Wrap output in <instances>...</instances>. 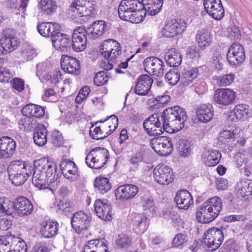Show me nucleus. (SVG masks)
Wrapping results in <instances>:
<instances>
[{"instance_id": "27", "label": "nucleus", "mask_w": 252, "mask_h": 252, "mask_svg": "<svg viewBox=\"0 0 252 252\" xmlns=\"http://www.w3.org/2000/svg\"><path fill=\"white\" fill-rule=\"evenodd\" d=\"M47 133L46 127L43 124H38L34 129L33 138L34 143L40 147L45 145L47 141Z\"/></svg>"}, {"instance_id": "35", "label": "nucleus", "mask_w": 252, "mask_h": 252, "mask_svg": "<svg viewBox=\"0 0 252 252\" xmlns=\"http://www.w3.org/2000/svg\"><path fill=\"white\" fill-rule=\"evenodd\" d=\"M195 38L197 41V46L200 48L201 50H205L212 43L210 33L206 30L202 29L199 31L196 35Z\"/></svg>"}, {"instance_id": "59", "label": "nucleus", "mask_w": 252, "mask_h": 252, "mask_svg": "<svg viewBox=\"0 0 252 252\" xmlns=\"http://www.w3.org/2000/svg\"><path fill=\"white\" fill-rule=\"evenodd\" d=\"M228 37L233 40L240 39L241 32L239 28L235 25L228 29Z\"/></svg>"}, {"instance_id": "28", "label": "nucleus", "mask_w": 252, "mask_h": 252, "mask_svg": "<svg viewBox=\"0 0 252 252\" xmlns=\"http://www.w3.org/2000/svg\"><path fill=\"white\" fill-rule=\"evenodd\" d=\"M33 169L34 170L32 178L33 184L40 189H47L49 184L51 183L50 182V178L41 171L37 172V167L34 166L32 167Z\"/></svg>"}, {"instance_id": "7", "label": "nucleus", "mask_w": 252, "mask_h": 252, "mask_svg": "<svg viewBox=\"0 0 252 252\" xmlns=\"http://www.w3.org/2000/svg\"><path fill=\"white\" fill-rule=\"evenodd\" d=\"M143 65L145 71L149 74L158 78L162 77L164 74V64L160 59L151 56L144 59Z\"/></svg>"}, {"instance_id": "19", "label": "nucleus", "mask_w": 252, "mask_h": 252, "mask_svg": "<svg viewBox=\"0 0 252 252\" xmlns=\"http://www.w3.org/2000/svg\"><path fill=\"white\" fill-rule=\"evenodd\" d=\"M60 167L64 177L71 181H76L79 178L78 167L73 161L63 160L61 162Z\"/></svg>"}, {"instance_id": "6", "label": "nucleus", "mask_w": 252, "mask_h": 252, "mask_svg": "<svg viewBox=\"0 0 252 252\" xmlns=\"http://www.w3.org/2000/svg\"><path fill=\"white\" fill-rule=\"evenodd\" d=\"M100 50L104 58L106 59H110L112 63H115L117 56L121 53V47L116 40L108 39L101 44Z\"/></svg>"}, {"instance_id": "13", "label": "nucleus", "mask_w": 252, "mask_h": 252, "mask_svg": "<svg viewBox=\"0 0 252 252\" xmlns=\"http://www.w3.org/2000/svg\"><path fill=\"white\" fill-rule=\"evenodd\" d=\"M138 191V188L136 185L126 184L118 187L115 190V195L117 200L125 201L133 198Z\"/></svg>"}, {"instance_id": "58", "label": "nucleus", "mask_w": 252, "mask_h": 252, "mask_svg": "<svg viewBox=\"0 0 252 252\" xmlns=\"http://www.w3.org/2000/svg\"><path fill=\"white\" fill-rule=\"evenodd\" d=\"M19 127L21 129L24 130H28L31 129L32 127L31 118L26 117L22 118L18 122Z\"/></svg>"}, {"instance_id": "3", "label": "nucleus", "mask_w": 252, "mask_h": 252, "mask_svg": "<svg viewBox=\"0 0 252 252\" xmlns=\"http://www.w3.org/2000/svg\"><path fill=\"white\" fill-rule=\"evenodd\" d=\"M69 11L75 16L83 18V21L97 15L96 1L94 0H76L71 3Z\"/></svg>"}, {"instance_id": "45", "label": "nucleus", "mask_w": 252, "mask_h": 252, "mask_svg": "<svg viewBox=\"0 0 252 252\" xmlns=\"http://www.w3.org/2000/svg\"><path fill=\"white\" fill-rule=\"evenodd\" d=\"M132 13L128 21L132 23H139L143 21L146 15V12L144 11L142 7H138L136 10H133Z\"/></svg>"}, {"instance_id": "10", "label": "nucleus", "mask_w": 252, "mask_h": 252, "mask_svg": "<svg viewBox=\"0 0 252 252\" xmlns=\"http://www.w3.org/2000/svg\"><path fill=\"white\" fill-rule=\"evenodd\" d=\"M186 27V23L181 19H173L165 25L161 31V34L163 37L173 38L182 33Z\"/></svg>"}, {"instance_id": "2", "label": "nucleus", "mask_w": 252, "mask_h": 252, "mask_svg": "<svg viewBox=\"0 0 252 252\" xmlns=\"http://www.w3.org/2000/svg\"><path fill=\"white\" fill-rule=\"evenodd\" d=\"M32 167L21 160H15L7 167L9 179L15 186L23 185L32 174Z\"/></svg>"}, {"instance_id": "14", "label": "nucleus", "mask_w": 252, "mask_h": 252, "mask_svg": "<svg viewBox=\"0 0 252 252\" xmlns=\"http://www.w3.org/2000/svg\"><path fill=\"white\" fill-rule=\"evenodd\" d=\"M15 210V217H24L30 215L33 210V206L31 201L24 196H19L14 201Z\"/></svg>"}, {"instance_id": "33", "label": "nucleus", "mask_w": 252, "mask_h": 252, "mask_svg": "<svg viewBox=\"0 0 252 252\" xmlns=\"http://www.w3.org/2000/svg\"><path fill=\"white\" fill-rule=\"evenodd\" d=\"M131 221L135 229H139L142 232H145L148 225V218L144 214L134 213L132 215Z\"/></svg>"}, {"instance_id": "34", "label": "nucleus", "mask_w": 252, "mask_h": 252, "mask_svg": "<svg viewBox=\"0 0 252 252\" xmlns=\"http://www.w3.org/2000/svg\"><path fill=\"white\" fill-rule=\"evenodd\" d=\"M60 27L57 23L52 24L49 22H42L38 24L37 29L39 33L44 37H51L52 32L54 31H58Z\"/></svg>"}, {"instance_id": "64", "label": "nucleus", "mask_w": 252, "mask_h": 252, "mask_svg": "<svg viewBox=\"0 0 252 252\" xmlns=\"http://www.w3.org/2000/svg\"><path fill=\"white\" fill-rule=\"evenodd\" d=\"M206 83L203 80L197 81L194 84L195 92L198 94H202L207 90Z\"/></svg>"}, {"instance_id": "21", "label": "nucleus", "mask_w": 252, "mask_h": 252, "mask_svg": "<svg viewBox=\"0 0 252 252\" xmlns=\"http://www.w3.org/2000/svg\"><path fill=\"white\" fill-rule=\"evenodd\" d=\"M91 219L84 212L81 211L75 213L71 218V223L73 228L79 231L87 230L90 225Z\"/></svg>"}, {"instance_id": "46", "label": "nucleus", "mask_w": 252, "mask_h": 252, "mask_svg": "<svg viewBox=\"0 0 252 252\" xmlns=\"http://www.w3.org/2000/svg\"><path fill=\"white\" fill-rule=\"evenodd\" d=\"M153 149L159 155L162 156H169L173 150V144L163 143L159 147H152Z\"/></svg>"}, {"instance_id": "15", "label": "nucleus", "mask_w": 252, "mask_h": 252, "mask_svg": "<svg viewBox=\"0 0 252 252\" xmlns=\"http://www.w3.org/2000/svg\"><path fill=\"white\" fill-rule=\"evenodd\" d=\"M51 38L53 46L58 50L63 52L70 50L71 44L68 35L62 33L58 30L52 32Z\"/></svg>"}, {"instance_id": "61", "label": "nucleus", "mask_w": 252, "mask_h": 252, "mask_svg": "<svg viewBox=\"0 0 252 252\" xmlns=\"http://www.w3.org/2000/svg\"><path fill=\"white\" fill-rule=\"evenodd\" d=\"M246 217L242 215H232L226 216L223 218V221L227 222H234L236 221H244Z\"/></svg>"}, {"instance_id": "38", "label": "nucleus", "mask_w": 252, "mask_h": 252, "mask_svg": "<svg viewBox=\"0 0 252 252\" xmlns=\"http://www.w3.org/2000/svg\"><path fill=\"white\" fill-rule=\"evenodd\" d=\"M233 113L238 120L247 119L252 117V111L246 105H236L233 109Z\"/></svg>"}, {"instance_id": "12", "label": "nucleus", "mask_w": 252, "mask_h": 252, "mask_svg": "<svg viewBox=\"0 0 252 252\" xmlns=\"http://www.w3.org/2000/svg\"><path fill=\"white\" fill-rule=\"evenodd\" d=\"M235 98V93L232 90L227 88L216 90L214 96L215 101L222 106H228L234 103Z\"/></svg>"}, {"instance_id": "54", "label": "nucleus", "mask_w": 252, "mask_h": 252, "mask_svg": "<svg viewBox=\"0 0 252 252\" xmlns=\"http://www.w3.org/2000/svg\"><path fill=\"white\" fill-rule=\"evenodd\" d=\"M222 242L217 241H212L202 238L201 241V244L203 246H207L208 248V251L213 252L218 249L220 246Z\"/></svg>"}, {"instance_id": "37", "label": "nucleus", "mask_w": 252, "mask_h": 252, "mask_svg": "<svg viewBox=\"0 0 252 252\" xmlns=\"http://www.w3.org/2000/svg\"><path fill=\"white\" fill-rule=\"evenodd\" d=\"M237 194L243 198L252 195V181L247 180L240 181L235 187Z\"/></svg>"}, {"instance_id": "36", "label": "nucleus", "mask_w": 252, "mask_h": 252, "mask_svg": "<svg viewBox=\"0 0 252 252\" xmlns=\"http://www.w3.org/2000/svg\"><path fill=\"white\" fill-rule=\"evenodd\" d=\"M94 185L95 191L102 194L108 192L112 188L109 180L103 177H96Z\"/></svg>"}, {"instance_id": "41", "label": "nucleus", "mask_w": 252, "mask_h": 252, "mask_svg": "<svg viewBox=\"0 0 252 252\" xmlns=\"http://www.w3.org/2000/svg\"><path fill=\"white\" fill-rule=\"evenodd\" d=\"M94 156L102 157L105 159H108L109 158V152L105 148L101 147L94 148L89 152L86 157L85 161L88 167H92L91 163L89 162L88 160L90 159L91 156Z\"/></svg>"}, {"instance_id": "23", "label": "nucleus", "mask_w": 252, "mask_h": 252, "mask_svg": "<svg viewBox=\"0 0 252 252\" xmlns=\"http://www.w3.org/2000/svg\"><path fill=\"white\" fill-rule=\"evenodd\" d=\"M107 27V24L103 20L94 22L86 31L89 38L95 39L102 35L108 30Z\"/></svg>"}, {"instance_id": "24", "label": "nucleus", "mask_w": 252, "mask_h": 252, "mask_svg": "<svg viewBox=\"0 0 252 252\" xmlns=\"http://www.w3.org/2000/svg\"><path fill=\"white\" fill-rule=\"evenodd\" d=\"M174 201L180 209L187 210L193 203L192 195L187 190H181L177 192Z\"/></svg>"}, {"instance_id": "18", "label": "nucleus", "mask_w": 252, "mask_h": 252, "mask_svg": "<svg viewBox=\"0 0 252 252\" xmlns=\"http://www.w3.org/2000/svg\"><path fill=\"white\" fill-rule=\"evenodd\" d=\"M16 148V142L9 136L0 138V159H6L12 157Z\"/></svg>"}, {"instance_id": "40", "label": "nucleus", "mask_w": 252, "mask_h": 252, "mask_svg": "<svg viewBox=\"0 0 252 252\" xmlns=\"http://www.w3.org/2000/svg\"><path fill=\"white\" fill-rule=\"evenodd\" d=\"M204 239L222 242L224 239L222 231L218 228L213 227L208 229L204 234Z\"/></svg>"}, {"instance_id": "43", "label": "nucleus", "mask_w": 252, "mask_h": 252, "mask_svg": "<svg viewBox=\"0 0 252 252\" xmlns=\"http://www.w3.org/2000/svg\"><path fill=\"white\" fill-rule=\"evenodd\" d=\"M142 2L138 0H122L118 8L121 9H126V10L137 9V8L142 7Z\"/></svg>"}, {"instance_id": "1", "label": "nucleus", "mask_w": 252, "mask_h": 252, "mask_svg": "<svg viewBox=\"0 0 252 252\" xmlns=\"http://www.w3.org/2000/svg\"><path fill=\"white\" fill-rule=\"evenodd\" d=\"M164 131L168 133L178 132L184 127L188 116L185 109L175 106L168 107L160 114Z\"/></svg>"}, {"instance_id": "56", "label": "nucleus", "mask_w": 252, "mask_h": 252, "mask_svg": "<svg viewBox=\"0 0 252 252\" xmlns=\"http://www.w3.org/2000/svg\"><path fill=\"white\" fill-rule=\"evenodd\" d=\"M204 50H201L198 46H196L192 45L189 48L188 55L190 59H199L201 57L202 51Z\"/></svg>"}, {"instance_id": "53", "label": "nucleus", "mask_w": 252, "mask_h": 252, "mask_svg": "<svg viewBox=\"0 0 252 252\" xmlns=\"http://www.w3.org/2000/svg\"><path fill=\"white\" fill-rule=\"evenodd\" d=\"M171 100V97L168 95H158L153 100L154 104V107L159 108V107H163L166 105Z\"/></svg>"}, {"instance_id": "55", "label": "nucleus", "mask_w": 252, "mask_h": 252, "mask_svg": "<svg viewBox=\"0 0 252 252\" xmlns=\"http://www.w3.org/2000/svg\"><path fill=\"white\" fill-rule=\"evenodd\" d=\"M202 205L207 206H205L206 208H208L209 206L212 207V208H216L217 206H219L220 208H222V201L220 197L215 196L208 199Z\"/></svg>"}, {"instance_id": "31", "label": "nucleus", "mask_w": 252, "mask_h": 252, "mask_svg": "<svg viewBox=\"0 0 252 252\" xmlns=\"http://www.w3.org/2000/svg\"><path fill=\"white\" fill-rule=\"evenodd\" d=\"M14 201L11 202L8 198H0V217L1 216L15 217Z\"/></svg>"}, {"instance_id": "30", "label": "nucleus", "mask_w": 252, "mask_h": 252, "mask_svg": "<svg viewBox=\"0 0 252 252\" xmlns=\"http://www.w3.org/2000/svg\"><path fill=\"white\" fill-rule=\"evenodd\" d=\"M199 68L192 67L188 69H184L182 72L181 84L188 86L193 82L199 75Z\"/></svg>"}, {"instance_id": "20", "label": "nucleus", "mask_w": 252, "mask_h": 252, "mask_svg": "<svg viewBox=\"0 0 252 252\" xmlns=\"http://www.w3.org/2000/svg\"><path fill=\"white\" fill-rule=\"evenodd\" d=\"M153 80L148 74L140 75L137 79L134 93L139 95H146L151 89Z\"/></svg>"}, {"instance_id": "57", "label": "nucleus", "mask_w": 252, "mask_h": 252, "mask_svg": "<svg viewBox=\"0 0 252 252\" xmlns=\"http://www.w3.org/2000/svg\"><path fill=\"white\" fill-rule=\"evenodd\" d=\"M162 5V3H158V4H153L152 5H144V7H142L145 10H147L149 14L153 16L156 15L161 10Z\"/></svg>"}, {"instance_id": "16", "label": "nucleus", "mask_w": 252, "mask_h": 252, "mask_svg": "<svg viewBox=\"0 0 252 252\" xmlns=\"http://www.w3.org/2000/svg\"><path fill=\"white\" fill-rule=\"evenodd\" d=\"M206 12L216 20H220L224 16V10L220 0H204Z\"/></svg>"}, {"instance_id": "49", "label": "nucleus", "mask_w": 252, "mask_h": 252, "mask_svg": "<svg viewBox=\"0 0 252 252\" xmlns=\"http://www.w3.org/2000/svg\"><path fill=\"white\" fill-rule=\"evenodd\" d=\"M141 206L145 211L153 212L155 211L156 206L153 198L152 197L145 198L144 196H140Z\"/></svg>"}, {"instance_id": "50", "label": "nucleus", "mask_w": 252, "mask_h": 252, "mask_svg": "<svg viewBox=\"0 0 252 252\" xmlns=\"http://www.w3.org/2000/svg\"><path fill=\"white\" fill-rule=\"evenodd\" d=\"M109 76L105 71H100L96 73L94 78V84L97 86H101L106 84Z\"/></svg>"}, {"instance_id": "4", "label": "nucleus", "mask_w": 252, "mask_h": 252, "mask_svg": "<svg viewBox=\"0 0 252 252\" xmlns=\"http://www.w3.org/2000/svg\"><path fill=\"white\" fill-rule=\"evenodd\" d=\"M33 165L37 168V172H42L48 178H50V183L58 181L61 176L57 173V165L52 161H49L47 158H42L35 160L33 161Z\"/></svg>"}, {"instance_id": "26", "label": "nucleus", "mask_w": 252, "mask_h": 252, "mask_svg": "<svg viewBox=\"0 0 252 252\" xmlns=\"http://www.w3.org/2000/svg\"><path fill=\"white\" fill-rule=\"evenodd\" d=\"M87 37L82 33H79L77 30H74L72 35L71 47L77 52L84 50L87 46Z\"/></svg>"}, {"instance_id": "47", "label": "nucleus", "mask_w": 252, "mask_h": 252, "mask_svg": "<svg viewBox=\"0 0 252 252\" xmlns=\"http://www.w3.org/2000/svg\"><path fill=\"white\" fill-rule=\"evenodd\" d=\"M165 78L169 84L175 85L179 81H181V76L176 69H172L165 74Z\"/></svg>"}, {"instance_id": "25", "label": "nucleus", "mask_w": 252, "mask_h": 252, "mask_svg": "<svg viewBox=\"0 0 252 252\" xmlns=\"http://www.w3.org/2000/svg\"><path fill=\"white\" fill-rule=\"evenodd\" d=\"M58 227L57 221H44L40 224L39 232L44 238H51L57 234Z\"/></svg>"}, {"instance_id": "62", "label": "nucleus", "mask_w": 252, "mask_h": 252, "mask_svg": "<svg viewBox=\"0 0 252 252\" xmlns=\"http://www.w3.org/2000/svg\"><path fill=\"white\" fill-rule=\"evenodd\" d=\"M11 76L12 74L8 69L3 68L0 65V82H8L11 78Z\"/></svg>"}, {"instance_id": "8", "label": "nucleus", "mask_w": 252, "mask_h": 252, "mask_svg": "<svg viewBox=\"0 0 252 252\" xmlns=\"http://www.w3.org/2000/svg\"><path fill=\"white\" fill-rule=\"evenodd\" d=\"M20 45L17 38L8 29L3 31L0 39V55L6 54L15 50Z\"/></svg>"}, {"instance_id": "17", "label": "nucleus", "mask_w": 252, "mask_h": 252, "mask_svg": "<svg viewBox=\"0 0 252 252\" xmlns=\"http://www.w3.org/2000/svg\"><path fill=\"white\" fill-rule=\"evenodd\" d=\"M62 68L65 72L74 75L80 73V63L75 58L68 55H63L61 59Z\"/></svg>"}, {"instance_id": "9", "label": "nucleus", "mask_w": 252, "mask_h": 252, "mask_svg": "<svg viewBox=\"0 0 252 252\" xmlns=\"http://www.w3.org/2000/svg\"><path fill=\"white\" fill-rule=\"evenodd\" d=\"M205 205H201L197 209L196 218L198 222L201 223H208L213 221L219 215L222 208L217 206L216 208Z\"/></svg>"}, {"instance_id": "29", "label": "nucleus", "mask_w": 252, "mask_h": 252, "mask_svg": "<svg viewBox=\"0 0 252 252\" xmlns=\"http://www.w3.org/2000/svg\"><path fill=\"white\" fill-rule=\"evenodd\" d=\"M196 115L199 121L208 123L213 118L214 113L213 107L210 104L202 105L196 110Z\"/></svg>"}, {"instance_id": "52", "label": "nucleus", "mask_w": 252, "mask_h": 252, "mask_svg": "<svg viewBox=\"0 0 252 252\" xmlns=\"http://www.w3.org/2000/svg\"><path fill=\"white\" fill-rule=\"evenodd\" d=\"M131 242V238L127 235L121 234L118 235L115 243L119 248H127L130 245Z\"/></svg>"}, {"instance_id": "22", "label": "nucleus", "mask_w": 252, "mask_h": 252, "mask_svg": "<svg viewBox=\"0 0 252 252\" xmlns=\"http://www.w3.org/2000/svg\"><path fill=\"white\" fill-rule=\"evenodd\" d=\"M94 210L98 218L105 221L112 220V206L111 204L105 203L101 199H97L94 204Z\"/></svg>"}, {"instance_id": "42", "label": "nucleus", "mask_w": 252, "mask_h": 252, "mask_svg": "<svg viewBox=\"0 0 252 252\" xmlns=\"http://www.w3.org/2000/svg\"><path fill=\"white\" fill-rule=\"evenodd\" d=\"M40 8L47 15H51L56 11V2L52 0H41L39 2Z\"/></svg>"}, {"instance_id": "5", "label": "nucleus", "mask_w": 252, "mask_h": 252, "mask_svg": "<svg viewBox=\"0 0 252 252\" xmlns=\"http://www.w3.org/2000/svg\"><path fill=\"white\" fill-rule=\"evenodd\" d=\"M226 58L228 64L232 67L240 66L246 59L243 46L238 42L232 44L228 50Z\"/></svg>"}, {"instance_id": "60", "label": "nucleus", "mask_w": 252, "mask_h": 252, "mask_svg": "<svg viewBox=\"0 0 252 252\" xmlns=\"http://www.w3.org/2000/svg\"><path fill=\"white\" fill-rule=\"evenodd\" d=\"M145 151L140 150L136 153L129 160V163L133 165H138L139 163L142 162L144 158Z\"/></svg>"}, {"instance_id": "44", "label": "nucleus", "mask_w": 252, "mask_h": 252, "mask_svg": "<svg viewBox=\"0 0 252 252\" xmlns=\"http://www.w3.org/2000/svg\"><path fill=\"white\" fill-rule=\"evenodd\" d=\"M178 151L182 157H187L190 155V143L188 140H179L178 141Z\"/></svg>"}, {"instance_id": "11", "label": "nucleus", "mask_w": 252, "mask_h": 252, "mask_svg": "<svg viewBox=\"0 0 252 252\" xmlns=\"http://www.w3.org/2000/svg\"><path fill=\"white\" fill-rule=\"evenodd\" d=\"M153 174L155 181L161 185H168L174 178L172 169L163 164L157 165L154 170Z\"/></svg>"}, {"instance_id": "39", "label": "nucleus", "mask_w": 252, "mask_h": 252, "mask_svg": "<svg viewBox=\"0 0 252 252\" xmlns=\"http://www.w3.org/2000/svg\"><path fill=\"white\" fill-rule=\"evenodd\" d=\"M143 127L148 134L151 136L159 135L164 131L161 122L156 124L149 123L143 124Z\"/></svg>"}, {"instance_id": "32", "label": "nucleus", "mask_w": 252, "mask_h": 252, "mask_svg": "<svg viewBox=\"0 0 252 252\" xmlns=\"http://www.w3.org/2000/svg\"><path fill=\"white\" fill-rule=\"evenodd\" d=\"M180 53L175 48H171L165 53V60L168 65L170 67H177L182 62V58Z\"/></svg>"}, {"instance_id": "51", "label": "nucleus", "mask_w": 252, "mask_h": 252, "mask_svg": "<svg viewBox=\"0 0 252 252\" xmlns=\"http://www.w3.org/2000/svg\"><path fill=\"white\" fill-rule=\"evenodd\" d=\"M235 134L230 130H223L220 132L219 140L226 146L229 145L228 143L231 141L235 140Z\"/></svg>"}, {"instance_id": "63", "label": "nucleus", "mask_w": 252, "mask_h": 252, "mask_svg": "<svg viewBox=\"0 0 252 252\" xmlns=\"http://www.w3.org/2000/svg\"><path fill=\"white\" fill-rule=\"evenodd\" d=\"M188 239L186 235L179 233L173 239L172 244L174 247H176L183 245L184 243H186Z\"/></svg>"}, {"instance_id": "48", "label": "nucleus", "mask_w": 252, "mask_h": 252, "mask_svg": "<svg viewBox=\"0 0 252 252\" xmlns=\"http://www.w3.org/2000/svg\"><path fill=\"white\" fill-rule=\"evenodd\" d=\"M221 157V154L218 151H211L208 155L206 161V164L209 166H214L218 164Z\"/></svg>"}]
</instances>
